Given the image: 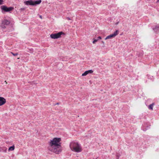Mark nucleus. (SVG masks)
Instances as JSON below:
<instances>
[{"label":"nucleus","instance_id":"412c9836","mask_svg":"<svg viewBox=\"0 0 159 159\" xmlns=\"http://www.w3.org/2000/svg\"><path fill=\"white\" fill-rule=\"evenodd\" d=\"M56 104L58 105L59 104V103H56Z\"/></svg>","mask_w":159,"mask_h":159},{"label":"nucleus","instance_id":"dca6fc26","mask_svg":"<svg viewBox=\"0 0 159 159\" xmlns=\"http://www.w3.org/2000/svg\"><path fill=\"white\" fill-rule=\"evenodd\" d=\"M6 143L7 144H12L11 142H6Z\"/></svg>","mask_w":159,"mask_h":159},{"label":"nucleus","instance_id":"b1692460","mask_svg":"<svg viewBox=\"0 0 159 159\" xmlns=\"http://www.w3.org/2000/svg\"><path fill=\"white\" fill-rule=\"evenodd\" d=\"M19 58H17L18 59H19Z\"/></svg>","mask_w":159,"mask_h":159},{"label":"nucleus","instance_id":"1a4fd4ad","mask_svg":"<svg viewBox=\"0 0 159 159\" xmlns=\"http://www.w3.org/2000/svg\"><path fill=\"white\" fill-rule=\"evenodd\" d=\"M93 70H92L86 71L82 75V76H85L89 74H91L93 72Z\"/></svg>","mask_w":159,"mask_h":159},{"label":"nucleus","instance_id":"5701e85b","mask_svg":"<svg viewBox=\"0 0 159 159\" xmlns=\"http://www.w3.org/2000/svg\"><path fill=\"white\" fill-rule=\"evenodd\" d=\"M40 18H42L41 16H40Z\"/></svg>","mask_w":159,"mask_h":159},{"label":"nucleus","instance_id":"6e6552de","mask_svg":"<svg viewBox=\"0 0 159 159\" xmlns=\"http://www.w3.org/2000/svg\"><path fill=\"white\" fill-rule=\"evenodd\" d=\"M6 102V99L3 97H0V106L4 104Z\"/></svg>","mask_w":159,"mask_h":159},{"label":"nucleus","instance_id":"393cba45","mask_svg":"<svg viewBox=\"0 0 159 159\" xmlns=\"http://www.w3.org/2000/svg\"><path fill=\"white\" fill-rule=\"evenodd\" d=\"M157 2H159V0H158L157 1Z\"/></svg>","mask_w":159,"mask_h":159},{"label":"nucleus","instance_id":"a878e982","mask_svg":"<svg viewBox=\"0 0 159 159\" xmlns=\"http://www.w3.org/2000/svg\"><path fill=\"white\" fill-rule=\"evenodd\" d=\"M21 10H23V9L22 8H21Z\"/></svg>","mask_w":159,"mask_h":159},{"label":"nucleus","instance_id":"f257e3e1","mask_svg":"<svg viewBox=\"0 0 159 159\" xmlns=\"http://www.w3.org/2000/svg\"><path fill=\"white\" fill-rule=\"evenodd\" d=\"M61 140H51L49 142L48 150L56 154H58L62 151Z\"/></svg>","mask_w":159,"mask_h":159},{"label":"nucleus","instance_id":"9d476101","mask_svg":"<svg viewBox=\"0 0 159 159\" xmlns=\"http://www.w3.org/2000/svg\"><path fill=\"white\" fill-rule=\"evenodd\" d=\"M7 148L6 147H0V152H6L7 151Z\"/></svg>","mask_w":159,"mask_h":159},{"label":"nucleus","instance_id":"9b49d317","mask_svg":"<svg viewBox=\"0 0 159 159\" xmlns=\"http://www.w3.org/2000/svg\"><path fill=\"white\" fill-rule=\"evenodd\" d=\"M14 149H15V146L13 145L12 146H11L8 149V151H13V150H14Z\"/></svg>","mask_w":159,"mask_h":159},{"label":"nucleus","instance_id":"a211bd4d","mask_svg":"<svg viewBox=\"0 0 159 159\" xmlns=\"http://www.w3.org/2000/svg\"><path fill=\"white\" fill-rule=\"evenodd\" d=\"M53 139H61L60 138H54Z\"/></svg>","mask_w":159,"mask_h":159},{"label":"nucleus","instance_id":"39448f33","mask_svg":"<svg viewBox=\"0 0 159 159\" xmlns=\"http://www.w3.org/2000/svg\"><path fill=\"white\" fill-rule=\"evenodd\" d=\"M1 8L2 10L6 12L12 11L14 9L13 7H8L5 6H2L1 7Z\"/></svg>","mask_w":159,"mask_h":159},{"label":"nucleus","instance_id":"4be33fe9","mask_svg":"<svg viewBox=\"0 0 159 159\" xmlns=\"http://www.w3.org/2000/svg\"><path fill=\"white\" fill-rule=\"evenodd\" d=\"M102 43H104V42L103 41H102Z\"/></svg>","mask_w":159,"mask_h":159},{"label":"nucleus","instance_id":"ddd939ff","mask_svg":"<svg viewBox=\"0 0 159 159\" xmlns=\"http://www.w3.org/2000/svg\"><path fill=\"white\" fill-rule=\"evenodd\" d=\"M154 30L155 31H157V30H159V27L156 26Z\"/></svg>","mask_w":159,"mask_h":159},{"label":"nucleus","instance_id":"4468645a","mask_svg":"<svg viewBox=\"0 0 159 159\" xmlns=\"http://www.w3.org/2000/svg\"><path fill=\"white\" fill-rule=\"evenodd\" d=\"M98 40V39H94L93 40V44H95Z\"/></svg>","mask_w":159,"mask_h":159},{"label":"nucleus","instance_id":"2eb2a0df","mask_svg":"<svg viewBox=\"0 0 159 159\" xmlns=\"http://www.w3.org/2000/svg\"><path fill=\"white\" fill-rule=\"evenodd\" d=\"M11 53L14 56H16L18 54L17 53H16L15 54L13 53L12 52H11Z\"/></svg>","mask_w":159,"mask_h":159},{"label":"nucleus","instance_id":"7ed1b4c3","mask_svg":"<svg viewBox=\"0 0 159 159\" xmlns=\"http://www.w3.org/2000/svg\"><path fill=\"white\" fill-rule=\"evenodd\" d=\"M41 2V0L34 1L32 0L27 1L24 2V3L27 5H35L40 4Z\"/></svg>","mask_w":159,"mask_h":159},{"label":"nucleus","instance_id":"aec40b11","mask_svg":"<svg viewBox=\"0 0 159 159\" xmlns=\"http://www.w3.org/2000/svg\"><path fill=\"white\" fill-rule=\"evenodd\" d=\"M98 39H102V38L101 36H99L98 37Z\"/></svg>","mask_w":159,"mask_h":159},{"label":"nucleus","instance_id":"0eeeda50","mask_svg":"<svg viewBox=\"0 0 159 159\" xmlns=\"http://www.w3.org/2000/svg\"><path fill=\"white\" fill-rule=\"evenodd\" d=\"M118 34V31L116 30L114 33L107 36L105 39V40L114 37Z\"/></svg>","mask_w":159,"mask_h":159},{"label":"nucleus","instance_id":"f3484780","mask_svg":"<svg viewBox=\"0 0 159 159\" xmlns=\"http://www.w3.org/2000/svg\"><path fill=\"white\" fill-rule=\"evenodd\" d=\"M3 0H0V5H1L3 3Z\"/></svg>","mask_w":159,"mask_h":159},{"label":"nucleus","instance_id":"f8f14e48","mask_svg":"<svg viewBox=\"0 0 159 159\" xmlns=\"http://www.w3.org/2000/svg\"><path fill=\"white\" fill-rule=\"evenodd\" d=\"M153 105H154V103H152V104L148 106V107L149 109L152 110Z\"/></svg>","mask_w":159,"mask_h":159},{"label":"nucleus","instance_id":"f03ea898","mask_svg":"<svg viewBox=\"0 0 159 159\" xmlns=\"http://www.w3.org/2000/svg\"><path fill=\"white\" fill-rule=\"evenodd\" d=\"M70 147L72 151L76 152H80L82 151L81 145L77 142H71L70 144Z\"/></svg>","mask_w":159,"mask_h":159},{"label":"nucleus","instance_id":"6ab92c4d","mask_svg":"<svg viewBox=\"0 0 159 159\" xmlns=\"http://www.w3.org/2000/svg\"><path fill=\"white\" fill-rule=\"evenodd\" d=\"M66 19L68 20H70V18L69 17H67L66 18Z\"/></svg>","mask_w":159,"mask_h":159},{"label":"nucleus","instance_id":"20e7f679","mask_svg":"<svg viewBox=\"0 0 159 159\" xmlns=\"http://www.w3.org/2000/svg\"><path fill=\"white\" fill-rule=\"evenodd\" d=\"M62 34H64V33L62 32H60L57 33L51 34L50 37L52 39H57L60 38L61 35Z\"/></svg>","mask_w":159,"mask_h":159},{"label":"nucleus","instance_id":"423d86ee","mask_svg":"<svg viewBox=\"0 0 159 159\" xmlns=\"http://www.w3.org/2000/svg\"><path fill=\"white\" fill-rule=\"evenodd\" d=\"M10 22L9 21L7 20H5L2 22V25L1 26V27L3 28H5L6 27L5 25H8L10 24Z\"/></svg>","mask_w":159,"mask_h":159}]
</instances>
